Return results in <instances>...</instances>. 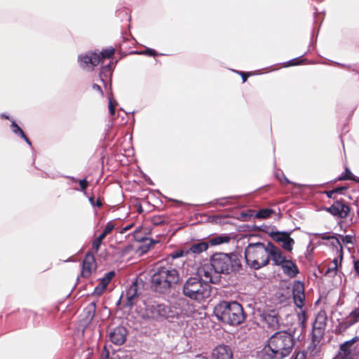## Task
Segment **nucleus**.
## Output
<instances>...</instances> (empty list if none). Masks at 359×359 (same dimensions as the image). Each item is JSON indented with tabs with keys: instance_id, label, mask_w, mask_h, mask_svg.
Masks as SVG:
<instances>
[{
	"instance_id": "obj_1",
	"label": "nucleus",
	"mask_w": 359,
	"mask_h": 359,
	"mask_svg": "<svg viewBox=\"0 0 359 359\" xmlns=\"http://www.w3.org/2000/svg\"><path fill=\"white\" fill-rule=\"evenodd\" d=\"M241 268V264L237 256L233 253L217 252L210 258V265L201 268L204 278L215 284L220 281L221 274H229L237 271Z\"/></svg>"
},
{
	"instance_id": "obj_2",
	"label": "nucleus",
	"mask_w": 359,
	"mask_h": 359,
	"mask_svg": "<svg viewBox=\"0 0 359 359\" xmlns=\"http://www.w3.org/2000/svg\"><path fill=\"white\" fill-rule=\"evenodd\" d=\"M203 270L200 268L197 273L189 277L182 284V294L190 300L201 303L211 295L212 287L208 278L203 279Z\"/></svg>"
},
{
	"instance_id": "obj_3",
	"label": "nucleus",
	"mask_w": 359,
	"mask_h": 359,
	"mask_svg": "<svg viewBox=\"0 0 359 359\" xmlns=\"http://www.w3.org/2000/svg\"><path fill=\"white\" fill-rule=\"evenodd\" d=\"M180 280L179 271L171 267L161 266L151 277V287L161 294H168Z\"/></svg>"
},
{
	"instance_id": "obj_4",
	"label": "nucleus",
	"mask_w": 359,
	"mask_h": 359,
	"mask_svg": "<svg viewBox=\"0 0 359 359\" xmlns=\"http://www.w3.org/2000/svg\"><path fill=\"white\" fill-rule=\"evenodd\" d=\"M213 312L219 320L230 325H241L247 317L242 305L236 301H222Z\"/></svg>"
},
{
	"instance_id": "obj_5",
	"label": "nucleus",
	"mask_w": 359,
	"mask_h": 359,
	"mask_svg": "<svg viewBox=\"0 0 359 359\" xmlns=\"http://www.w3.org/2000/svg\"><path fill=\"white\" fill-rule=\"evenodd\" d=\"M244 259L246 264L252 270H259L269 264L265 244L262 242L249 243L245 248Z\"/></svg>"
},
{
	"instance_id": "obj_6",
	"label": "nucleus",
	"mask_w": 359,
	"mask_h": 359,
	"mask_svg": "<svg viewBox=\"0 0 359 359\" xmlns=\"http://www.w3.org/2000/svg\"><path fill=\"white\" fill-rule=\"evenodd\" d=\"M267 343L285 358L291 353L294 348V338L293 334L286 331H279L271 336Z\"/></svg>"
},
{
	"instance_id": "obj_7",
	"label": "nucleus",
	"mask_w": 359,
	"mask_h": 359,
	"mask_svg": "<svg viewBox=\"0 0 359 359\" xmlns=\"http://www.w3.org/2000/svg\"><path fill=\"white\" fill-rule=\"evenodd\" d=\"M147 315L152 319L162 322L164 320L173 321L178 317L176 309H172L170 305L154 302L147 306Z\"/></svg>"
},
{
	"instance_id": "obj_8",
	"label": "nucleus",
	"mask_w": 359,
	"mask_h": 359,
	"mask_svg": "<svg viewBox=\"0 0 359 359\" xmlns=\"http://www.w3.org/2000/svg\"><path fill=\"white\" fill-rule=\"evenodd\" d=\"M325 210L334 217L345 219L348 217L351 208L345 203L343 198H340L335 200L330 207L325 208Z\"/></svg>"
},
{
	"instance_id": "obj_9",
	"label": "nucleus",
	"mask_w": 359,
	"mask_h": 359,
	"mask_svg": "<svg viewBox=\"0 0 359 359\" xmlns=\"http://www.w3.org/2000/svg\"><path fill=\"white\" fill-rule=\"evenodd\" d=\"M97 269V263L95 255L91 251L86 252L83 261L81 268V276L83 278H88L90 276L93 271Z\"/></svg>"
},
{
	"instance_id": "obj_10",
	"label": "nucleus",
	"mask_w": 359,
	"mask_h": 359,
	"mask_svg": "<svg viewBox=\"0 0 359 359\" xmlns=\"http://www.w3.org/2000/svg\"><path fill=\"white\" fill-rule=\"evenodd\" d=\"M359 321V308L352 311L349 316L344 320L339 321L334 332L336 334H342L351 326Z\"/></svg>"
},
{
	"instance_id": "obj_11",
	"label": "nucleus",
	"mask_w": 359,
	"mask_h": 359,
	"mask_svg": "<svg viewBox=\"0 0 359 359\" xmlns=\"http://www.w3.org/2000/svg\"><path fill=\"white\" fill-rule=\"evenodd\" d=\"M127 334V328L123 325H118L109 331V338L114 344L121 346L126 342Z\"/></svg>"
},
{
	"instance_id": "obj_12",
	"label": "nucleus",
	"mask_w": 359,
	"mask_h": 359,
	"mask_svg": "<svg viewBox=\"0 0 359 359\" xmlns=\"http://www.w3.org/2000/svg\"><path fill=\"white\" fill-rule=\"evenodd\" d=\"M233 355L231 348L228 345L222 344L213 348L211 353V359H233Z\"/></svg>"
},
{
	"instance_id": "obj_13",
	"label": "nucleus",
	"mask_w": 359,
	"mask_h": 359,
	"mask_svg": "<svg viewBox=\"0 0 359 359\" xmlns=\"http://www.w3.org/2000/svg\"><path fill=\"white\" fill-rule=\"evenodd\" d=\"M78 61L83 68L88 67L90 65L93 67L100 63V55L96 52H89L85 55L79 56Z\"/></svg>"
},
{
	"instance_id": "obj_14",
	"label": "nucleus",
	"mask_w": 359,
	"mask_h": 359,
	"mask_svg": "<svg viewBox=\"0 0 359 359\" xmlns=\"http://www.w3.org/2000/svg\"><path fill=\"white\" fill-rule=\"evenodd\" d=\"M292 297L296 306L302 309L304 305V286L302 283L297 281L292 287Z\"/></svg>"
},
{
	"instance_id": "obj_15",
	"label": "nucleus",
	"mask_w": 359,
	"mask_h": 359,
	"mask_svg": "<svg viewBox=\"0 0 359 359\" xmlns=\"http://www.w3.org/2000/svg\"><path fill=\"white\" fill-rule=\"evenodd\" d=\"M89 185L86 177L83 179H77L74 177L69 176V189L83 193L87 196L86 189Z\"/></svg>"
},
{
	"instance_id": "obj_16",
	"label": "nucleus",
	"mask_w": 359,
	"mask_h": 359,
	"mask_svg": "<svg viewBox=\"0 0 359 359\" xmlns=\"http://www.w3.org/2000/svg\"><path fill=\"white\" fill-rule=\"evenodd\" d=\"M261 318L269 328H272L273 330L278 328L280 316L277 311L271 310L269 312H264L261 315Z\"/></svg>"
},
{
	"instance_id": "obj_17",
	"label": "nucleus",
	"mask_w": 359,
	"mask_h": 359,
	"mask_svg": "<svg viewBox=\"0 0 359 359\" xmlns=\"http://www.w3.org/2000/svg\"><path fill=\"white\" fill-rule=\"evenodd\" d=\"M138 283L137 280L133 281L126 290V297L127 299L126 306L132 307L135 304V299L139 296Z\"/></svg>"
},
{
	"instance_id": "obj_18",
	"label": "nucleus",
	"mask_w": 359,
	"mask_h": 359,
	"mask_svg": "<svg viewBox=\"0 0 359 359\" xmlns=\"http://www.w3.org/2000/svg\"><path fill=\"white\" fill-rule=\"evenodd\" d=\"M259 359H283L282 355H280L268 343L258 353Z\"/></svg>"
},
{
	"instance_id": "obj_19",
	"label": "nucleus",
	"mask_w": 359,
	"mask_h": 359,
	"mask_svg": "<svg viewBox=\"0 0 359 359\" xmlns=\"http://www.w3.org/2000/svg\"><path fill=\"white\" fill-rule=\"evenodd\" d=\"M280 267L283 273L291 278L296 277L299 273L297 266L291 259H287Z\"/></svg>"
},
{
	"instance_id": "obj_20",
	"label": "nucleus",
	"mask_w": 359,
	"mask_h": 359,
	"mask_svg": "<svg viewBox=\"0 0 359 359\" xmlns=\"http://www.w3.org/2000/svg\"><path fill=\"white\" fill-rule=\"evenodd\" d=\"M310 235L313 236H322V239L323 240H330V244L333 247L336 248L337 252H339V257H340V259H342L343 257V250H342V245L341 244V241L339 240V237H336L335 236H325V234H321L318 233H309Z\"/></svg>"
},
{
	"instance_id": "obj_21",
	"label": "nucleus",
	"mask_w": 359,
	"mask_h": 359,
	"mask_svg": "<svg viewBox=\"0 0 359 359\" xmlns=\"http://www.w3.org/2000/svg\"><path fill=\"white\" fill-rule=\"evenodd\" d=\"M96 312V302H92L88 304L83 309V314L85 316L84 320L87 324L90 323L95 316Z\"/></svg>"
},
{
	"instance_id": "obj_22",
	"label": "nucleus",
	"mask_w": 359,
	"mask_h": 359,
	"mask_svg": "<svg viewBox=\"0 0 359 359\" xmlns=\"http://www.w3.org/2000/svg\"><path fill=\"white\" fill-rule=\"evenodd\" d=\"M231 241V237L227 233H222L219 236H213L209 238L208 245L215 246L224 243H228Z\"/></svg>"
},
{
	"instance_id": "obj_23",
	"label": "nucleus",
	"mask_w": 359,
	"mask_h": 359,
	"mask_svg": "<svg viewBox=\"0 0 359 359\" xmlns=\"http://www.w3.org/2000/svg\"><path fill=\"white\" fill-rule=\"evenodd\" d=\"M270 259L273 261V265L278 266H280L287 259L286 257L283 255V252L279 248L269 255V259Z\"/></svg>"
},
{
	"instance_id": "obj_24",
	"label": "nucleus",
	"mask_w": 359,
	"mask_h": 359,
	"mask_svg": "<svg viewBox=\"0 0 359 359\" xmlns=\"http://www.w3.org/2000/svg\"><path fill=\"white\" fill-rule=\"evenodd\" d=\"M208 246L209 245L208 242L201 241L191 244L188 250L189 252H191L194 254H200L205 251L208 248Z\"/></svg>"
},
{
	"instance_id": "obj_25",
	"label": "nucleus",
	"mask_w": 359,
	"mask_h": 359,
	"mask_svg": "<svg viewBox=\"0 0 359 359\" xmlns=\"http://www.w3.org/2000/svg\"><path fill=\"white\" fill-rule=\"evenodd\" d=\"M293 231L294 230L288 231V236H285L283 241L281 242L283 249L287 252H291L293 249L294 240L292 237H290V235Z\"/></svg>"
},
{
	"instance_id": "obj_26",
	"label": "nucleus",
	"mask_w": 359,
	"mask_h": 359,
	"mask_svg": "<svg viewBox=\"0 0 359 359\" xmlns=\"http://www.w3.org/2000/svg\"><path fill=\"white\" fill-rule=\"evenodd\" d=\"M288 231H272L269 233V236L276 242L281 243L283 241L285 236H288Z\"/></svg>"
},
{
	"instance_id": "obj_27",
	"label": "nucleus",
	"mask_w": 359,
	"mask_h": 359,
	"mask_svg": "<svg viewBox=\"0 0 359 359\" xmlns=\"http://www.w3.org/2000/svg\"><path fill=\"white\" fill-rule=\"evenodd\" d=\"M114 51H115V48H114L113 47H109V48L103 49L100 53V54H98L100 57V62H102V64H103V61L104 59L111 58L113 56Z\"/></svg>"
},
{
	"instance_id": "obj_28",
	"label": "nucleus",
	"mask_w": 359,
	"mask_h": 359,
	"mask_svg": "<svg viewBox=\"0 0 359 359\" xmlns=\"http://www.w3.org/2000/svg\"><path fill=\"white\" fill-rule=\"evenodd\" d=\"M273 212V210L271 208H262L259 210L255 217L257 219H266L269 217Z\"/></svg>"
},
{
	"instance_id": "obj_29",
	"label": "nucleus",
	"mask_w": 359,
	"mask_h": 359,
	"mask_svg": "<svg viewBox=\"0 0 359 359\" xmlns=\"http://www.w3.org/2000/svg\"><path fill=\"white\" fill-rule=\"evenodd\" d=\"M115 276V272L114 271H110L107 273H106L104 276L99 279L100 284L104 286L106 288L109 283H110L111 280Z\"/></svg>"
},
{
	"instance_id": "obj_30",
	"label": "nucleus",
	"mask_w": 359,
	"mask_h": 359,
	"mask_svg": "<svg viewBox=\"0 0 359 359\" xmlns=\"http://www.w3.org/2000/svg\"><path fill=\"white\" fill-rule=\"evenodd\" d=\"M337 259H334L333 260V266L327 267L325 272L324 276L330 275L331 276H334L337 274Z\"/></svg>"
},
{
	"instance_id": "obj_31",
	"label": "nucleus",
	"mask_w": 359,
	"mask_h": 359,
	"mask_svg": "<svg viewBox=\"0 0 359 359\" xmlns=\"http://www.w3.org/2000/svg\"><path fill=\"white\" fill-rule=\"evenodd\" d=\"M337 236L339 238L340 241L342 242L344 245H348V244L353 245L354 243V241H355L354 235L348 234V235L344 236V235L338 234Z\"/></svg>"
},
{
	"instance_id": "obj_32",
	"label": "nucleus",
	"mask_w": 359,
	"mask_h": 359,
	"mask_svg": "<svg viewBox=\"0 0 359 359\" xmlns=\"http://www.w3.org/2000/svg\"><path fill=\"white\" fill-rule=\"evenodd\" d=\"M189 254L188 250L184 249H178L170 254V257L172 258V259H175L180 257H182L184 256H186Z\"/></svg>"
},
{
	"instance_id": "obj_33",
	"label": "nucleus",
	"mask_w": 359,
	"mask_h": 359,
	"mask_svg": "<svg viewBox=\"0 0 359 359\" xmlns=\"http://www.w3.org/2000/svg\"><path fill=\"white\" fill-rule=\"evenodd\" d=\"M11 130L17 135L20 137H25V134L23 130L20 128L15 121H11Z\"/></svg>"
},
{
	"instance_id": "obj_34",
	"label": "nucleus",
	"mask_w": 359,
	"mask_h": 359,
	"mask_svg": "<svg viewBox=\"0 0 359 359\" xmlns=\"http://www.w3.org/2000/svg\"><path fill=\"white\" fill-rule=\"evenodd\" d=\"M297 320L302 328L304 329L306 321V316L304 310H301L297 313Z\"/></svg>"
},
{
	"instance_id": "obj_35",
	"label": "nucleus",
	"mask_w": 359,
	"mask_h": 359,
	"mask_svg": "<svg viewBox=\"0 0 359 359\" xmlns=\"http://www.w3.org/2000/svg\"><path fill=\"white\" fill-rule=\"evenodd\" d=\"M351 177H353V174L348 168H345L344 172H343L338 178V180H350Z\"/></svg>"
},
{
	"instance_id": "obj_36",
	"label": "nucleus",
	"mask_w": 359,
	"mask_h": 359,
	"mask_svg": "<svg viewBox=\"0 0 359 359\" xmlns=\"http://www.w3.org/2000/svg\"><path fill=\"white\" fill-rule=\"evenodd\" d=\"M165 221V217L163 215H155L151 219V222L155 226L163 224Z\"/></svg>"
},
{
	"instance_id": "obj_37",
	"label": "nucleus",
	"mask_w": 359,
	"mask_h": 359,
	"mask_svg": "<svg viewBox=\"0 0 359 359\" xmlns=\"http://www.w3.org/2000/svg\"><path fill=\"white\" fill-rule=\"evenodd\" d=\"M353 344V342H351V339L348 340L340 345V349L344 353H349L351 351V346Z\"/></svg>"
},
{
	"instance_id": "obj_38",
	"label": "nucleus",
	"mask_w": 359,
	"mask_h": 359,
	"mask_svg": "<svg viewBox=\"0 0 359 359\" xmlns=\"http://www.w3.org/2000/svg\"><path fill=\"white\" fill-rule=\"evenodd\" d=\"M149 246L147 245V242L142 243V244L137 248L136 252L140 255H143L146 254L149 250Z\"/></svg>"
},
{
	"instance_id": "obj_39",
	"label": "nucleus",
	"mask_w": 359,
	"mask_h": 359,
	"mask_svg": "<svg viewBox=\"0 0 359 359\" xmlns=\"http://www.w3.org/2000/svg\"><path fill=\"white\" fill-rule=\"evenodd\" d=\"M140 229H136L134 231V238L136 241L140 243H145L148 241V238L140 235Z\"/></svg>"
},
{
	"instance_id": "obj_40",
	"label": "nucleus",
	"mask_w": 359,
	"mask_h": 359,
	"mask_svg": "<svg viewBox=\"0 0 359 359\" xmlns=\"http://www.w3.org/2000/svg\"><path fill=\"white\" fill-rule=\"evenodd\" d=\"M117 104V102L116 100H113L112 98L109 97V112L111 116H114L115 114V108Z\"/></svg>"
},
{
	"instance_id": "obj_41",
	"label": "nucleus",
	"mask_w": 359,
	"mask_h": 359,
	"mask_svg": "<svg viewBox=\"0 0 359 359\" xmlns=\"http://www.w3.org/2000/svg\"><path fill=\"white\" fill-rule=\"evenodd\" d=\"M305 60L302 59V57H297L296 58H293L287 61L285 66H295L298 65H301L304 62Z\"/></svg>"
},
{
	"instance_id": "obj_42",
	"label": "nucleus",
	"mask_w": 359,
	"mask_h": 359,
	"mask_svg": "<svg viewBox=\"0 0 359 359\" xmlns=\"http://www.w3.org/2000/svg\"><path fill=\"white\" fill-rule=\"evenodd\" d=\"M105 289H106V287L104 286H103L102 285L99 283L98 285L94 288V290L92 292V295H95V296L99 297L103 294Z\"/></svg>"
},
{
	"instance_id": "obj_43",
	"label": "nucleus",
	"mask_w": 359,
	"mask_h": 359,
	"mask_svg": "<svg viewBox=\"0 0 359 359\" xmlns=\"http://www.w3.org/2000/svg\"><path fill=\"white\" fill-rule=\"evenodd\" d=\"M278 249V248H277L273 243L269 241L266 245H265L266 255H269L271 252L276 251Z\"/></svg>"
},
{
	"instance_id": "obj_44",
	"label": "nucleus",
	"mask_w": 359,
	"mask_h": 359,
	"mask_svg": "<svg viewBox=\"0 0 359 359\" xmlns=\"http://www.w3.org/2000/svg\"><path fill=\"white\" fill-rule=\"evenodd\" d=\"M102 242L95 238L92 242V247H91V252L94 253H97L100 248V245H102Z\"/></svg>"
},
{
	"instance_id": "obj_45",
	"label": "nucleus",
	"mask_w": 359,
	"mask_h": 359,
	"mask_svg": "<svg viewBox=\"0 0 359 359\" xmlns=\"http://www.w3.org/2000/svg\"><path fill=\"white\" fill-rule=\"evenodd\" d=\"M139 53L144 54L151 57H155L158 55L157 52L151 48H147L145 50L140 51Z\"/></svg>"
},
{
	"instance_id": "obj_46",
	"label": "nucleus",
	"mask_w": 359,
	"mask_h": 359,
	"mask_svg": "<svg viewBox=\"0 0 359 359\" xmlns=\"http://www.w3.org/2000/svg\"><path fill=\"white\" fill-rule=\"evenodd\" d=\"M114 224L113 223L112 221H109L107 223L104 230H103V233L105 234V235H108L109 233H110L112 230L114 229Z\"/></svg>"
},
{
	"instance_id": "obj_47",
	"label": "nucleus",
	"mask_w": 359,
	"mask_h": 359,
	"mask_svg": "<svg viewBox=\"0 0 359 359\" xmlns=\"http://www.w3.org/2000/svg\"><path fill=\"white\" fill-rule=\"evenodd\" d=\"M253 229H258L261 231H263L267 234L269 235V233H271V226H268V225H261V226H257L255 225L253 226L252 227Z\"/></svg>"
},
{
	"instance_id": "obj_48",
	"label": "nucleus",
	"mask_w": 359,
	"mask_h": 359,
	"mask_svg": "<svg viewBox=\"0 0 359 359\" xmlns=\"http://www.w3.org/2000/svg\"><path fill=\"white\" fill-rule=\"evenodd\" d=\"M311 243H312V241H310L309 244L307 246V249H306V258L308 260H311V259L312 257L313 252L314 250V247L313 246L311 247Z\"/></svg>"
},
{
	"instance_id": "obj_49",
	"label": "nucleus",
	"mask_w": 359,
	"mask_h": 359,
	"mask_svg": "<svg viewBox=\"0 0 359 359\" xmlns=\"http://www.w3.org/2000/svg\"><path fill=\"white\" fill-rule=\"evenodd\" d=\"M233 198H234V196H228V197L218 198V199L215 200V203L218 204L219 205H220L222 207H224L227 205V202L224 201H226L227 199H231Z\"/></svg>"
},
{
	"instance_id": "obj_50",
	"label": "nucleus",
	"mask_w": 359,
	"mask_h": 359,
	"mask_svg": "<svg viewBox=\"0 0 359 359\" xmlns=\"http://www.w3.org/2000/svg\"><path fill=\"white\" fill-rule=\"evenodd\" d=\"M306 354L304 351H298L292 355L291 359H306Z\"/></svg>"
},
{
	"instance_id": "obj_51",
	"label": "nucleus",
	"mask_w": 359,
	"mask_h": 359,
	"mask_svg": "<svg viewBox=\"0 0 359 359\" xmlns=\"http://www.w3.org/2000/svg\"><path fill=\"white\" fill-rule=\"evenodd\" d=\"M101 358H102V359H112L110 357L109 351L107 349L106 346L103 348V351L101 354Z\"/></svg>"
},
{
	"instance_id": "obj_52",
	"label": "nucleus",
	"mask_w": 359,
	"mask_h": 359,
	"mask_svg": "<svg viewBox=\"0 0 359 359\" xmlns=\"http://www.w3.org/2000/svg\"><path fill=\"white\" fill-rule=\"evenodd\" d=\"M335 194H344V191L348 189V187L346 186H340L333 189Z\"/></svg>"
},
{
	"instance_id": "obj_53",
	"label": "nucleus",
	"mask_w": 359,
	"mask_h": 359,
	"mask_svg": "<svg viewBox=\"0 0 359 359\" xmlns=\"http://www.w3.org/2000/svg\"><path fill=\"white\" fill-rule=\"evenodd\" d=\"M92 88L94 90H96L97 92L99 93V94L101 95V96H104V93L102 90V88L100 87V86L96 84V83H93L92 85Z\"/></svg>"
},
{
	"instance_id": "obj_54",
	"label": "nucleus",
	"mask_w": 359,
	"mask_h": 359,
	"mask_svg": "<svg viewBox=\"0 0 359 359\" xmlns=\"http://www.w3.org/2000/svg\"><path fill=\"white\" fill-rule=\"evenodd\" d=\"M238 73L241 76L242 81L243 83L247 81L248 78L249 77V76L252 74L250 73L243 72H238Z\"/></svg>"
},
{
	"instance_id": "obj_55",
	"label": "nucleus",
	"mask_w": 359,
	"mask_h": 359,
	"mask_svg": "<svg viewBox=\"0 0 359 359\" xmlns=\"http://www.w3.org/2000/svg\"><path fill=\"white\" fill-rule=\"evenodd\" d=\"M323 194H325L328 198H335V197L333 196V195L335 194L333 189L330 191H325Z\"/></svg>"
},
{
	"instance_id": "obj_56",
	"label": "nucleus",
	"mask_w": 359,
	"mask_h": 359,
	"mask_svg": "<svg viewBox=\"0 0 359 359\" xmlns=\"http://www.w3.org/2000/svg\"><path fill=\"white\" fill-rule=\"evenodd\" d=\"M99 77H100V80L102 82V83L104 84V86L105 88H107L108 85L109 86V87L111 88V83H108L106 80L103 78L102 76V72H100V74H99Z\"/></svg>"
},
{
	"instance_id": "obj_57",
	"label": "nucleus",
	"mask_w": 359,
	"mask_h": 359,
	"mask_svg": "<svg viewBox=\"0 0 359 359\" xmlns=\"http://www.w3.org/2000/svg\"><path fill=\"white\" fill-rule=\"evenodd\" d=\"M353 267L355 273L359 275V259L353 261Z\"/></svg>"
},
{
	"instance_id": "obj_58",
	"label": "nucleus",
	"mask_w": 359,
	"mask_h": 359,
	"mask_svg": "<svg viewBox=\"0 0 359 359\" xmlns=\"http://www.w3.org/2000/svg\"><path fill=\"white\" fill-rule=\"evenodd\" d=\"M133 226V224H130L126 226L125 227H123L122 229L121 233H123L128 231V230H130L132 228Z\"/></svg>"
},
{
	"instance_id": "obj_59",
	"label": "nucleus",
	"mask_w": 359,
	"mask_h": 359,
	"mask_svg": "<svg viewBox=\"0 0 359 359\" xmlns=\"http://www.w3.org/2000/svg\"><path fill=\"white\" fill-rule=\"evenodd\" d=\"M241 217H243V220L244 221H247L248 218V217H251L252 216V214H248V213H245V212H242L241 214Z\"/></svg>"
},
{
	"instance_id": "obj_60",
	"label": "nucleus",
	"mask_w": 359,
	"mask_h": 359,
	"mask_svg": "<svg viewBox=\"0 0 359 359\" xmlns=\"http://www.w3.org/2000/svg\"><path fill=\"white\" fill-rule=\"evenodd\" d=\"M107 235H105L103 232H102L96 238L100 241H103Z\"/></svg>"
},
{
	"instance_id": "obj_61",
	"label": "nucleus",
	"mask_w": 359,
	"mask_h": 359,
	"mask_svg": "<svg viewBox=\"0 0 359 359\" xmlns=\"http://www.w3.org/2000/svg\"><path fill=\"white\" fill-rule=\"evenodd\" d=\"M157 243V241H155V240H154V239H152V238H151V239H149V238H148V241H147V245L149 246V248H150L152 245H154V244H155V243Z\"/></svg>"
},
{
	"instance_id": "obj_62",
	"label": "nucleus",
	"mask_w": 359,
	"mask_h": 359,
	"mask_svg": "<svg viewBox=\"0 0 359 359\" xmlns=\"http://www.w3.org/2000/svg\"><path fill=\"white\" fill-rule=\"evenodd\" d=\"M95 206L97 208H101L102 206V203L100 199H97L96 202L95 203Z\"/></svg>"
},
{
	"instance_id": "obj_63",
	"label": "nucleus",
	"mask_w": 359,
	"mask_h": 359,
	"mask_svg": "<svg viewBox=\"0 0 359 359\" xmlns=\"http://www.w3.org/2000/svg\"><path fill=\"white\" fill-rule=\"evenodd\" d=\"M327 268L325 266H323V267H320V266H318V270L319 271V273H322L324 275V272L325 271Z\"/></svg>"
},
{
	"instance_id": "obj_64",
	"label": "nucleus",
	"mask_w": 359,
	"mask_h": 359,
	"mask_svg": "<svg viewBox=\"0 0 359 359\" xmlns=\"http://www.w3.org/2000/svg\"><path fill=\"white\" fill-rule=\"evenodd\" d=\"M350 180L359 183V177H357L353 175V177H351V179Z\"/></svg>"
}]
</instances>
